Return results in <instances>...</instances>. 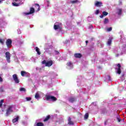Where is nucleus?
Instances as JSON below:
<instances>
[{
	"label": "nucleus",
	"mask_w": 126,
	"mask_h": 126,
	"mask_svg": "<svg viewBox=\"0 0 126 126\" xmlns=\"http://www.w3.org/2000/svg\"><path fill=\"white\" fill-rule=\"evenodd\" d=\"M54 28L55 30H58V31H61V30L63 29V24L62 23L56 22L54 24Z\"/></svg>",
	"instance_id": "obj_1"
},
{
	"label": "nucleus",
	"mask_w": 126,
	"mask_h": 126,
	"mask_svg": "<svg viewBox=\"0 0 126 126\" xmlns=\"http://www.w3.org/2000/svg\"><path fill=\"white\" fill-rule=\"evenodd\" d=\"M13 112V106L10 105L6 110V116H9Z\"/></svg>",
	"instance_id": "obj_2"
},
{
	"label": "nucleus",
	"mask_w": 126,
	"mask_h": 126,
	"mask_svg": "<svg viewBox=\"0 0 126 126\" xmlns=\"http://www.w3.org/2000/svg\"><path fill=\"white\" fill-rule=\"evenodd\" d=\"M45 100L47 101H57V98L52 95H46Z\"/></svg>",
	"instance_id": "obj_3"
},
{
	"label": "nucleus",
	"mask_w": 126,
	"mask_h": 126,
	"mask_svg": "<svg viewBox=\"0 0 126 126\" xmlns=\"http://www.w3.org/2000/svg\"><path fill=\"white\" fill-rule=\"evenodd\" d=\"M42 63L45 64V66H51V65H53V61L51 60L47 62L46 60H44L42 61Z\"/></svg>",
	"instance_id": "obj_4"
},
{
	"label": "nucleus",
	"mask_w": 126,
	"mask_h": 126,
	"mask_svg": "<svg viewBox=\"0 0 126 126\" xmlns=\"http://www.w3.org/2000/svg\"><path fill=\"white\" fill-rule=\"evenodd\" d=\"M13 79L15 82V83L18 84L20 82L19 79H18V77L17 76V74H15L12 75Z\"/></svg>",
	"instance_id": "obj_5"
},
{
	"label": "nucleus",
	"mask_w": 126,
	"mask_h": 126,
	"mask_svg": "<svg viewBox=\"0 0 126 126\" xmlns=\"http://www.w3.org/2000/svg\"><path fill=\"white\" fill-rule=\"evenodd\" d=\"M5 58L6 59V61L8 63H10V53L8 52L5 53Z\"/></svg>",
	"instance_id": "obj_6"
},
{
	"label": "nucleus",
	"mask_w": 126,
	"mask_h": 126,
	"mask_svg": "<svg viewBox=\"0 0 126 126\" xmlns=\"http://www.w3.org/2000/svg\"><path fill=\"white\" fill-rule=\"evenodd\" d=\"M12 43V41L10 39H8L6 41V44L7 48H10L11 47V44Z\"/></svg>",
	"instance_id": "obj_7"
},
{
	"label": "nucleus",
	"mask_w": 126,
	"mask_h": 126,
	"mask_svg": "<svg viewBox=\"0 0 126 126\" xmlns=\"http://www.w3.org/2000/svg\"><path fill=\"white\" fill-rule=\"evenodd\" d=\"M73 68V64L71 62L67 63V68L68 69H71Z\"/></svg>",
	"instance_id": "obj_8"
},
{
	"label": "nucleus",
	"mask_w": 126,
	"mask_h": 126,
	"mask_svg": "<svg viewBox=\"0 0 126 126\" xmlns=\"http://www.w3.org/2000/svg\"><path fill=\"white\" fill-rule=\"evenodd\" d=\"M35 12V9H34V8H31L30 11L28 13H24L25 15H28L29 14H32V13H34Z\"/></svg>",
	"instance_id": "obj_9"
},
{
	"label": "nucleus",
	"mask_w": 126,
	"mask_h": 126,
	"mask_svg": "<svg viewBox=\"0 0 126 126\" xmlns=\"http://www.w3.org/2000/svg\"><path fill=\"white\" fill-rule=\"evenodd\" d=\"M21 74L22 76H24L25 75H28V77H30V73L26 71H21Z\"/></svg>",
	"instance_id": "obj_10"
},
{
	"label": "nucleus",
	"mask_w": 126,
	"mask_h": 126,
	"mask_svg": "<svg viewBox=\"0 0 126 126\" xmlns=\"http://www.w3.org/2000/svg\"><path fill=\"white\" fill-rule=\"evenodd\" d=\"M18 120H19V116H17L15 118H14L12 120L13 124H14V125H16L17 124H18Z\"/></svg>",
	"instance_id": "obj_11"
},
{
	"label": "nucleus",
	"mask_w": 126,
	"mask_h": 126,
	"mask_svg": "<svg viewBox=\"0 0 126 126\" xmlns=\"http://www.w3.org/2000/svg\"><path fill=\"white\" fill-rule=\"evenodd\" d=\"M117 66H118V68H116L117 69V73H118V74H121L122 71H121V64L120 63H118L117 64Z\"/></svg>",
	"instance_id": "obj_12"
},
{
	"label": "nucleus",
	"mask_w": 126,
	"mask_h": 126,
	"mask_svg": "<svg viewBox=\"0 0 126 126\" xmlns=\"http://www.w3.org/2000/svg\"><path fill=\"white\" fill-rule=\"evenodd\" d=\"M34 126H44V124L41 122L38 123V120H36Z\"/></svg>",
	"instance_id": "obj_13"
},
{
	"label": "nucleus",
	"mask_w": 126,
	"mask_h": 126,
	"mask_svg": "<svg viewBox=\"0 0 126 126\" xmlns=\"http://www.w3.org/2000/svg\"><path fill=\"white\" fill-rule=\"evenodd\" d=\"M112 40H113V37H110L109 38L107 43V46H111V44H112Z\"/></svg>",
	"instance_id": "obj_14"
},
{
	"label": "nucleus",
	"mask_w": 126,
	"mask_h": 126,
	"mask_svg": "<svg viewBox=\"0 0 126 126\" xmlns=\"http://www.w3.org/2000/svg\"><path fill=\"white\" fill-rule=\"evenodd\" d=\"M102 4H103V3L101 2H99L97 1L95 3V5L97 7H100V6H102Z\"/></svg>",
	"instance_id": "obj_15"
},
{
	"label": "nucleus",
	"mask_w": 126,
	"mask_h": 126,
	"mask_svg": "<svg viewBox=\"0 0 126 126\" xmlns=\"http://www.w3.org/2000/svg\"><path fill=\"white\" fill-rule=\"evenodd\" d=\"M68 125L72 126H73V125H74L73 122L71 121V118H70V117H69L68 119Z\"/></svg>",
	"instance_id": "obj_16"
},
{
	"label": "nucleus",
	"mask_w": 126,
	"mask_h": 126,
	"mask_svg": "<svg viewBox=\"0 0 126 126\" xmlns=\"http://www.w3.org/2000/svg\"><path fill=\"white\" fill-rule=\"evenodd\" d=\"M35 99H37V100L39 99V98H40V92H37L35 95Z\"/></svg>",
	"instance_id": "obj_17"
},
{
	"label": "nucleus",
	"mask_w": 126,
	"mask_h": 126,
	"mask_svg": "<svg viewBox=\"0 0 126 126\" xmlns=\"http://www.w3.org/2000/svg\"><path fill=\"white\" fill-rule=\"evenodd\" d=\"M122 9H117V13L118 14V15H121L122 14Z\"/></svg>",
	"instance_id": "obj_18"
},
{
	"label": "nucleus",
	"mask_w": 126,
	"mask_h": 126,
	"mask_svg": "<svg viewBox=\"0 0 126 126\" xmlns=\"http://www.w3.org/2000/svg\"><path fill=\"white\" fill-rule=\"evenodd\" d=\"M35 51L37 53V55H41V52H40V49L37 47H35Z\"/></svg>",
	"instance_id": "obj_19"
},
{
	"label": "nucleus",
	"mask_w": 126,
	"mask_h": 126,
	"mask_svg": "<svg viewBox=\"0 0 126 126\" xmlns=\"http://www.w3.org/2000/svg\"><path fill=\"white\" fill-rule=\"evenodd\" d=\"M74 101H75V98H74V97H70L69 98V101H70V103H73Z\"/></svg>",
	"instance_id": "obj_20"
},
{
	"label": "nucleus",
	"mask_w": 126,
	"mask_h": 126,
	"mask_svg": "<svg viewBox=\"0 0 126 126\" xmlns=\"http://www.w3.org/2000/svg\"><path fill=\"white\" fill-rule=\"evenodd\" d=\"M75 58H81V54L76 53L74 55Z\"/></svg>",
	"instance_id": "obj_21"
},
{
	"label": "nucleus",
	"mask_w": 126,
	"mask_h": 126,
	"mask_svg": "<svg viewBox=\"0 0 126 126\" xmlns=\"http://www.w3.org/2000/svg\"><path fill=\"white\" fill-rule=\"evenodd\" d=\"M97 45L99 48H103L104 47V44L102 42H99L97 44Z\"/></svg>",
	"instance_id": "obj_22"
},
{
	"label": "nucleus",
	"mask_w": 126,
	"mask_h": 126,
	"mask_svg": "<svg viewBox=\"0 0 126 126\" xmlns=\"http://www.w3.org/2000/svg\"><path fill=\"white\" fill-rule=\"evenodd\" d=\"M20 4H21L17 3L15 2L12 3V5H13V6H19V5H20Z\"/></svg>",
	"instance_id": "obj_23"
},
{
	"label": "nucleus",
	"mask_w": 126,
	"mask_h": 126,
	"mask_svg": "<svg viewBox=\"0 0 126 126\" xmlns=\"http://www.w3.org/2000/svg\"><path fill=\"white\" fill-rule=\"evenodd\" d=\"M35 5L36 8H37V11H40V5L38 4H37V3L35 4Z\"/></svg>",
	"instance_id": "obj_24"
},
{
	"label": "nucleus",
	"mask_w": 126,
	"mask_h": 126,
	"mask_svg": "<svg viewBox=\"0 0 126 126\" xmlns=\"http://www.w3.org/2000/svg\"><path fill=\"white\" fill-rule=\"evenodd\" d=\"M79 2V1L78 0H72L71 1V3L74 4V3H78Z\"/></svg>",
	"instance_id": "obj_25"
},
{
	"label": "nucleus",
	"mask_w": 126,
	"mask_h": 126,
	"mask_svg": "<svg viewBox=\"0 0 126 126\" xmlns=\"http://www.w3.org/2000/svg\"><path fill=\"white\" fill-rule=\"evenodd\" d=\"M20 91H21V92H25V91H26V89L24 88H21L20 89Z\"/></svg>",
	"instance_id": "obj_26"
},
{
	"label": "nucleus",
	"mask_w": 126,
	"mask_h": 126,
	"mask_svg": "<svg viewBox=\"0 0 126 126\" xmlns=\"http://www.w3.org/2000/svg\"><path fill=\"white\" fill-rule=\"evenodd\" d=\"M108 22H109V19H108L107 18H105L104 21V24H107V23H108Z\"/></svg>",
	"instance_id": "obj_27"
},
{
	"label": "nucleus",
	"mask_w": 126,
	"mask_h": 126,
	"mask_svg": "<svg viewBox=\"0 0 126 126\" xmlns=\"http://www.w3.org/2000/svg\"><path fill=\"white\" fill-rule=\"evenodd\" d=\"M49 119H50V115H48L46 117V118L44 120V122H47Z\"/></svg>",
	"instance_id": "obj_28"
},
{
	"label": "nucleus",
	"mask_w": 126,
	"mask_h": 126,
	"mask_svg": "<svg viewBox=\"0 0 126 126\" xmlns=\"http://www.w3.org/2000/svg\"><path fill=\"white\" fill-rule=\"evenodd\" d=\"M88 117H89V115L88 114V113H86L84 117L85 120H87V119H88Z\"/></svg>",
	"instance_id": "obj_29"
},
{
	"label": "nucleus",
	"mask_w": 126,
	"mask_h": 126,
	"mask_svg": "<svg viewBox=\"0 0 126 126\" xmlns=\"http://www.w3.org/2000/svg\"><path fill=\"white\" fill-rule=\"evenodd\" d=\"M3 103V100L2 99L0 101V108H1V106H2Z\"/></svg>",
	"instance_id": "obj_30"
},
{
	"label": "nucleus",
	"mask_w": 126,
	"mask_h": 126,
	"mask_svg": "<svg viewBox=\"0 0 126 126\" xmlns=\"http://www.w3.org/2000/svg\"><path fill=\"white\" fill-rule=\"evenodd\" d=\"M102 14L103 16H106L108 14V12H107L106 11H103L102 13Z\"/></svg>",
	"instance_id": "obj_31"
},
{
	"label": "nucleus",
	"mask_w": 126,
	"mask_h": 126,
	"mask_svg": "<svg viewBox=\"0 0 126 126\" xmlns=\"http://www.w3.org/2000/svg\"><path fill=\"white\" fill-rule=\"evenodd\" d=\"M31 97H26V100H27V101H30V100H31Z\"/></svg>",
	"instance_id": "obj_32"
},
{
	"label": "nucleus",
	"mask_w": 126,
	"mask_h": 126,
	"mask_svg": "<svg viewBox=\"0 0 126 126\" xmlns=\"http://www.w3.org/2000/svg\"><path fill=\"white\" fill-rule=\"evenodd\" d=\"M106 78L107 80H108L109 81H111V77H110V76H107Z\"/></svg>",
	"instance_id": "obj_33"
},
{
	"label": "nucleus",
	"mask_w": 126,
	"mask_h": 126,
	"mask_svg": "<svg viewBox=\"0 0 126 126\" xmlns=\"http://www.w3.org/2000/svg\"><path fill=\"white\" fill-rule=\"evenodd\" d=\"M117 120L118 123H120L121 122V119H120V117H119V116L117 117Z\"/></svg>",
	"instance_id": "obj_34"
},
{
	"label": "nucleus",
	"mask_w": 126,
	"mask_h": 126,
	"mask_svg": "<svg viewBox=\"0 0 126 126\" xmlns=\"http://www.w3.org/2000/svg\"><path fill=\"white\" fill-rule=\"evenodd\" d=\"M112 27H110L107 28V31L110 32V31H112Z\"/></svg>",
	"instance_id": "obj_35"
},
{
	"label": "nucleus",
	"mask_w": 126,
	"mask_h": 126,
	"mask_svg": "<svg viewBox=\"0 0 126 126\" xmlns=\"http://www.w3.org/2000/svg\"><path fill=\"white\" fill-rule=\"evenodd\" d=\"M0 44H1L2 45H3V39H0Z\"/></svg>",
	"instance_id": "obj_36"
},
{
	"label": "nucleus",
	"mask_w": 126,
	"mask_h": 126,
	"mask_svg": "<svg viewBox=\"0 0 126 126\" xmlns=\"http://www.w3.org/2000/svg\"><path fill=\"white\" fill-rule=\"evenodd\" d=\"M99 12H100V11H99V10H96L95 12V14L97 15V14H99Z\"/></svg>",
	"instance_id": "obj_37"
},
{
	"label": "nucleus",
	"mask_w": 126,
	"mask_h": 126,
	"mask_svg": "<svg viewBox=\"0 0 126 126\" xmlns=\"http://www.w3.org/2000/svg\"><path fill=\"white\" fill-rule=\"evenodd\" d=\"M45 1L47 2V6H49V4H50V2L49 1V0H45Z\"/></svg>",
	"instance_id": "obj_38"
},
{
	"label": "nucleus",
	"mask_w": 126,
	"mask_h": 126,
	"mask_svg": "<svg viewBox=\"0 0 126 126\" xmlns=\"http://www.w3.org/2000/svg\"><path fill=\"white\" fill-rule=\"evenodd\" d=\"M18 34H21V31H20V29L17 30Z\"/></svg>",
	"instance_id": "obj_39"
},
{
	"label": "nucleus",
	"mask_w": 126,
	"mask_h": 126,
	"mask_svg": "<svg viewBox=\"0 0 126 126\" xmlns=\"http://www.w3.org/2000/svg\"><path fill=\"white\" fill-rule=\"evenodd\" d=\"M0 92H3V88L2 87L0 88Z\"/></svg>",
	"instance_id": "obj_40"
},
{
	"label": "nucleus",
	"mask_w": 126,
	"mask_h": 126,
	"mask_svg": "<svg viewBox=\"0 0 126 126\" xmlns=\"http://www.w3.org/2000/svg\"><path fill=\"white\" fill-rule=\"evenodd\" d=\"M15 61L16 63H19V61H18V58H15Z\"/></svg>",
	"instance_id": "obj_41"
},
{
	"label": "nucleus",
	"mask_w": 126,
	"mask_h": 126,
	"mask_svg": "<svg viewBox=\"0 0 126 126\" xmlns=\"http://www.w3.org/2000/svg\"><path fill=\"white\" fill-rule=\"evenodd\" d=\"M55 52L56 55H59V54H60V52L58 51H55Z\"/></svg>",
	"instance_id": "obj_42"
},
{
	"label": "nucleus",
	"mask_w": 126,
	"mask_h": 126,
	"mask_svg": "<svg viewBox=\"0 0 126 126\" xmlns=\"http://www.w3.org/2000/svg\"><path fill=\"white\" fill-rule=\"evenodd\" d=\"M121 79H122V81H124V80H125V78L124 77V76H122V77H121Z\"/></svg>",
	"instance_id": "obj_43"
},
{
	"label": "nucleus",
	"mask_w": 126,
	"mask_h": 126,
	"mask_svg": "<svg viewBox=\"0 0 126 126\" xmlns=\"http://www.w3.org/2000/svg\"><path fill=\"white\" fill-rule=\"evenodd\" d=\"M100 18H103V17H104V15L102 14L100 16Z\"/></svg>",
	"instance_id": "obj_44"
},
{
	"label": "nucleus",
	"mask_w": 126,
	"mask_h": 126,
	"mask_svg": "<svg viewBox=\"0 0 126 126\" xmlns=\"http://www.w3.org/2000/svg\"><path fill=\"white\" fill-rule=\"evenodd\" d=\"M1 81H2V78H1V77L0 76V82H1Z\"/></svg>",
	"instance_id": "obj_45"
},
{
	"label": "nucleus",
	"mask_w": 126,
	"mask_h": 126,
	"mask_svg": "<svg viewBox=\"0 0 126 126\" xmlns=\"http://www.w3.org/2000/svg\"><path fill=\"white\" fill-rule=\"evenodd\" d=\"M120 55H123V54H118V55H116V57H119V56H120Z\"/></svg>",
	"instance_id": "obj_46"
},
{
	"label": "nucleus",
	"mask_w": 126,
	"mask_h": 126,
	"mask_svg": "<svg viewBox=\"0 0 126 126\" xmlns=\"http://www.w3.org/2000/svg\"><path fill=\"white\" fill-rule=\"evenodd\" d=\"M44 50H45V51H46V52H48V49H46V48H44Z\"/></svg>",
	"instance_id": "obj_47"
},
{
	"label": "nucleus",
	"mask_w": 126,
	"mask_h": 126,
	"mask_svg": "<svg viewBox=\"0 0 126 126\" xmlns=\"http://www.w3.org/2000/svg\"><path fill=\"white\" fill-rule=\"evenodd\" d=\"M15 1H20V0H14Z\"/></svg>",
	"instance_id": "obj_48"
},
{
	"label": "nucleus",
	"mask_w": 126,
	"mask_h": 126,
	"mask_svg": "<svg viewBox=\"0 0 126 126\" xmlns=\"http://www.w3.org/2000/svg\"><path fill=\"white\" fill-rule=\"evenodd\" d=\"M2 2V1L1 0H0V3H1Z\"/></svg>",
	"instance_id": "obj_49"
},
{
	"label": "nucleus",
	"mask_w": 126,
	"mask_h": 126,
	"mask_svg": "<svg viewBox=\"0 0 126 126\" xmlns=\"http://www.w3.org/2000/svg\"><path fill=\"white\" fill-rule=\"evenodd\" d=\"M87 43H88V41H86V43L87 44Z\"/></svg>",
	"instance_id": "obj_50"
}]
</instances>
